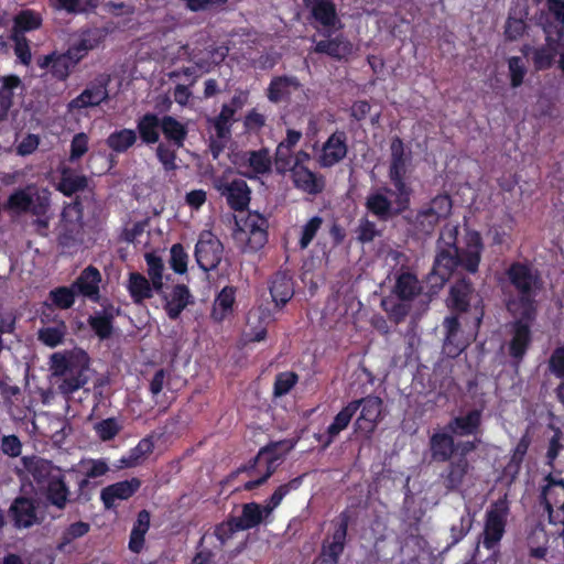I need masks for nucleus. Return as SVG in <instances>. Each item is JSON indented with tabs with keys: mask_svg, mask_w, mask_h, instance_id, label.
<instances>
[{
	"mask_svg": "<svg viewBox=\"0 0 564 564\" xmlns=\"http://www.w3.org/2000/svg\"><path fill=\"white\" fill-rule=\"evenodd\" d=\"M458 225L448 223L441 231L437 254L430 281L433 285L442 286L458 265L469 272H476L480 262L482 243L480 235L474 230L465 234V246L456 247Z\"/></svg>",
	"mask_w": 564,
	"mask_h": 564,
	"instance_id": "f257e3e1",
	"label": "nucleus"
},
{
	"mask_svg": "<svg viewBox=\"0 0 564 564\" xmlns=\"http://www.w3.org/2000/svg\"><path fill=\"white\" fill-rule=\"evenodd\" d=\"M509 278L519 294L508 302V311L513 317L531 318L535 314L533 297L538 288L536 276L528 267L513 264L509 270Z\"/></svg>",
	"mask_w": 564,
	"mask_h": 564,
	"instance_id": "f03ea898",
	"label": "nucleus"
},
{
	"mask_svg": "<svg viewBox=\"0 0 564 564\" xmlns=\"http://www.w3.org/2000/svg\"><path fill=\"white\" fill-rule=\"evenodd\" d=\"M410 196L411 189L395 188V192L388 188L377 189L369 194L366 206L380 219H388L408 208Z\"/></svg>",
	"mask_w": 564,
	"mask_h": 564,
	"instance_id": "7ed1b4c3",
	"label": "nucleus"
},
{
	"mask_svg": "<svg viewBox=\"0 0 564 564\" xmlns=\"http://www.w3.org/2000/svg\"><path fill=\"white\" fill-rule=\"evenodd\" d=\"M234 232L236 243L243 251H257L267 242V219L258 213H249L237 221Z\"/></svg>",
	"mask_w": 564,
	"mask_h": 564,
	"instance_id": "20e7f679",
	"label": "nucleus"
},
{
	"mask_svg": "<svg viewBox=\"0 0 564 564\" xmlns=\"http://www.w3.org/2000/svg\"><path fill=\"white\" fill-rule=\"evenodd\" d=\"M50 195L47 192H40L35 186L29 185L18 188L7 199V209L18 214H31L40 217L45 216L50 209Z\"/></svg>",
	"mask_w": 564,
	"mask_h": 564,
	"instance_id": "39448f33",
	"label": "nucleus"
},
{
	"mask_svg": "<svg viewBox=\"0 0 564 564\" xmlns=\"http://www.w3.org/2000/svg\"><path fill=\"white\" fill-rule=\"evenodd\" d=\"M295 442L291 440L274 443L261 449L256 457L254 471L259 477L245 484L246 490H251L263 484L276 469L284 456L294 448Z\"/></svg>",
	"mask_w": 564,
	"mask_h": 564,
	"instance_id": "423d86ee",
	"label": "nucleus"
},
{
	"mask_svg": "<svg viewBox=\"0 0 564 564\" xmlns=\"http://www.w3.org/2000/svg\"><path fill=\"white\" fill-rule=\"evenodd\" d=\"M421 291V285L415 275L410 272L400 273L397 279L392 293L402 301L394 303L393 299L387 297L382 300V306L387 313L395 321H401L409 312L405 302L412 300Z\"/></svg>",
	"mask_w": 564,
	"mask_h": 564,
	"instance_id": "0eeeda50",
	"label": "nucleus"
},
{
	"mask_svg": "<svg viewBox=\"0 0 564 564\" xmlns=\"http://www.w3.org/2000/svg\"><path fill=\"white\" fill-rule=\"evenodd\" d=\"M508 514L509 506L505 498L492 503L487 510L482 533V544L486 549H494L502 539Z\"/></svg>",
	"mask_w": 564,
	"mask_h": 564,
	"instance_id": "6e6552de",
	"label": "nucleus"
},
{
	"mask_svg": "<svg viewBox=\"0 0 564 564\" xmlns=\"http://www.w3.org/2000/svg\"><path fill=\"white\" fill-rule=\"evenodd\" d=\"M268 98L274 102H290L303 105L307 100V95L294 76H280L271 80L268 88Z\"/></svg>",
	"mask_w": 564,
	"mask_h": 564,
	"instance_id": "1a4fd4ad",
	"label": "nucleus"
},
{
	"mask_svg": "<svg viewBox=\"0 0 564 564\" xmlns=\"http://www.w3.org/2000/svg\"><path fill=\"white\" fill-rule=\"evenodd\" d=\"M223 245L210 231H203L196 243L195 257L204 271L215 269L223 258Z\"/></svg>",
	"mask_w": 564,
	"mask_h": 564,
	"instance_id": "9d476101",
	"label": "nucleus"
},
{
	"mask_svg": "<svg viewBox=\"0 0 564 564\" xmlns=\"http://www.w3.org/2000/svg\"><path fill=\"white\" fill-rule=\"evenodd\" d=\"M535 314L531 318L514 317L516 322L512 323L508 332L507 348L508 354L517 361L521 360L527 352L531 343V332L529 322L534 319Z\"/></svg>",
	"mask_w": 564,
	"mask_h": 564,
	"instance_id": "9b49d317",
	"label": "nucleus"
},
{
	"mask_svg": "<svg viewBox=\"0 0 564 564\" xmlns=\"http://www.w3.org/2000/svg\"><path fill=\"white\" fill-rule=\"evenodd\" d=\"M358 402L360 414L355 422L356 431L370 435L377 427L382 414V400L375 395H368Z\"/></svg>",
	"mask_w": 564,
	"mask_h": 564,
	"instance_id": "f8f14e48",
	"label": "nucleus"
},
{
	"mask_svg": "<svg viewBox=\"0 0 564 564\" xmlns=\"http://www.w3.org/2000/svg\"><path fill=\"white\" fill-rule=\"evenodd\" d=\"M391 162L389 177L395 188L411 189L405 183L410 154L405 152L403 142L393 138L390 144Z\"/></svg>",
	"mask_w": 564,
	"mask_h": 564,
	"instance_id": "ddd939ff",
	"label": "nucleus"
},
{
	"mask_svg": "<svg viewBox=\"0 0 564 564\" xmlns=\"http://www.w3.org/2000/svg\"><path fill=\"white\" fill-rule=\"evenodd\" d=\"M543 499L550 521L564 523V481L549 477L543 489Z\"/></svg>",
	"mask_w": 564,
	"mask_h": 564,
	"instance_id": "4468645a",
	"label": "nucleus"
},
{
	"mask_svg": "<svg viewBox=\"0 0 564 564\" xmlns=\"http://www.w3.org/2000/svg\"><path fill=\"white\" fill-rule=\"evenodd\" d=\"M8 516L17 528H30L37 521L35 500L30 497H17L8 511Z\"/></svg>",
	"mask_w": 564,
	"mask_h": 564,
	"instance_id": "2eb2a0df",
	"label": "nucleus"
},
{
	"mask_svg": "<svg viewBox=\"0 0 564 564\" xmlns=\"http://www.w3.org/2000/svg\"><path fill=\"white\" fill-rule=\"evenodd\" d=\"M347 154L346 135L344 132H334L323 144L317 161L323 167H330L340 162Z\"/></svg>",
	"mask_w": 564,
	"mask_h": 564,
	"instance_id": "dca6fc26",
	"label": "nucleus"
},
{
	"mask_svg": "<svg viewBox=\"0 0 564 564\" xmlns=\"http://www.w3.org/2000/svg\"><path fill=\"white\" fill-rule=\"evenodd\" d=\"M235 164L242 175L252 178L270 171L271 159L267 150H260L242 154Z\"/></svg>",
	"mask_w": 564,
	"mask_h": 564,
	"instance_id": "f3484780",
	"label": "nucleus"
},
{
	"mask_svg": "<svg viewBox=\"0 0 564 564\" xmlns=\"http://www.w3.org/2000/svg\"><path fill=\"white\" fill-rule=\"evenodd\" d=\"M215 187L221 195L227 197L228 204L234 209H243L250 200V191L242 180H234L230 183H225L218 178L215 181Z\"/></svg>",
	"mask_w": 564,
	"mask_h": 564,
	"instance_id": "a211bd4d",
	"label": "nucleus"
},
{
	"mask_svg": "<svg viewBox=\"0 0 564 564\" xmlns=\"http://www.w3.org/2000/svg\"><path fill=\"white\" fill-rule=\"evenodd\" d=\"M290 171L292 173L293 184L297 189L311 195L318 194L323 191L325 185L323 177L318 176L306 166L293 164Z\"/></svg>",
	"mask_w": 564,
	"mask_h": 564,
	"instance_id": "6ab92c4d",
	"label": "nucleus"
},
{
	"mask_svg": "<svg viewBox=\"0 0 564 564\" xmlns=\"http://www.w3.org/2000/svg\"><path fill=\"white\" fill-rule=\"evenodd\" d=\"M101 282L100 272L93 265L84 269L76 280L72 283L78 295L97 301L99 299V283Z\"/></svg>",
	"mask_w": 564,
	"mask_h": 564,
	"instance_id": "aec40b11",
	"label": "nucleus"
},
{
	"mask_svg": "<svg viewBox=\"0 0 564 564\" xmlns=\"http://www.w3.org/2000/svg\"><path fill=\"white\" fill-rule=\"evenodd\" d=\"M305 4L323 28L329 31L340 28L335 6L329 0H305Z\"/></svg>",
	"mask_w": 564,
	"mask_h": 564,
	"instance_id": "412c9836",
	"label": "nucleus"
},
{
	"mask_svg": "<svg viewBox=\"0 0 564 564\" xmlns=\"http://www.w3.org/2000/svg\"><path fill=\"white\" fill-rule=\"evenodd\" d=\"M444 327L446 329L444 351L451 357H456L467 347L470 336L463 335L456 317L445 318Z\"/></svg>",
	"mask_w": 564,
	"mask_h": 564,
	"instance_id": "4be33fe9",
	"label": "nucleus"
},
{
	"mask_svg": "<svg viewBox=\"0 0 564 564\" xmlns=\"http://www.w3.org/2000/svg\"><path fill=\"white\" fill-rule=\"evenodd\" d=\"M80 471L84 478L79 480V496L88 500L89 491L97 485L96 478L106 475V460H82Z\"/></svg>",
	"mask_w": 564,
	"mask_h": 564,
	"instance_id": "5701e85b",
	"label": "nucleus"
},
{
	"mask_svg": "<svg viewBox=\"0 0 564 564\" xmlns=\"http://www.w3.org/2000/svg\"><path fill=\"white\" fill-rule=\"evenodd\" d=\"M102 30L88 29L80 33L78 40L74 42L67 50L75 63H79L89 51L94 50L101 42Z\"/></svg>",
	"mask_w": 564,
	"mask_h": 564,
	"instance_id": "b1692460",
	"label": "nucleus"
},
{
	"mask_svg": "<svg viewBox=\"0 0 564 564\" xmlns=\"http://www.w3.org/2000/svg\"><path fill=\"white\" fill-rule=\"evenodd\" d=\"M47 502L59 510L66 507L68 501L69 490L64 481L62 475L56 474L51 480L42 488Z\"/></svg>",
	"mask_w": 564,
	"mask_h": 564,
	"instance_id": "393cba45",
	"label": "nucleus"
},
{
	"mask_svg": "<svg viewBox=\"0 0 564 564\" xmlns=\"http://www.w3.org/2000/svg\"><path fill=\"white\" fill-rule=\"evenodd\" d=\"M23 89V84L18 75L11 74L1 77L0 86V122L3 121L13 105L14 90Z\"/></svg>",
	"mask_w": 564,
	"mask_h": 564,
	"instance_id": "a878e982",
	"label": "nucleus"
},
{
	"mask_svg": "<svg viewBox=\"0 0 564 564\" xmlns=\"http://www.w3.org/2000/svg\"><path fill=\"white\" fill-rule=\"evenodd\" d=\"M43 19L41 13L32 9H23L13 18L11 35L25 36L26 32H32L42 26Z\"/></svg>",
	"mask_w": 564,
	"mask_h": 564,
	"instance_id": "bb28decb",
	"label": "nucleus"
},
{
	"mask_svg": "<svg viewBox=\"0 0 564 564\" xmlns=\"http://www.w3.org/2000/svg\"><path fill=\"white\" fill-rule=\"evenodd\" d=\"M165 302V311L171 318H176L188 305L191 294L185 285H175L170 293H161Z\"/></svg>",
	"mask_w": 564,
	"mask_h": 564,
	"instance_id": "cd10ccee",
	"label": "nucleus"
},
{
	"mask_svg": "<svg viewBox=\"0 0 564 564\" xmlns=\"http://www.w3.org/2000/svg\"><path fill=\"white\" fill-rule=\"evenodd\" d=\"M78 293L73 285H63L52 289L48 292L44 306L48 308L68 310L75 304Z\"/></svg>",
	"mask_w": 564,
	"mask_h": 564,
	"instance_id": "c85d7f7f",
	"label": "nucleus"
},
{
	"mask_svg": "<svg viewBox=\"0 0 564 564\" xmlns=\"http://www.w3.org/2000/svg\"><path fill=\"white\" fill-rule=\"evenodd\" d=\"M352 44L341 36L324 40L316 43L314 51L327 54L334 58H346L352 54Z\"/></svg>",
	"mask_w": 564,
	"mask_h": 564,
	"instance_id": "c756f323",
	"label": "nucleus"
},
{
	"mask_svg": "<svg viewBox=\"0 0 564 564\" xmlns=\"http://www.w3.org/2000/svg\"><path fill=\"white\" fill-rule=\"evenodd\" d=\"M357 410L358 402H350L335 416L333 423L327 427V437L324 441V447H327L335 437L348 426Z\"/></svg>",
	"mask_w": 564,
	"mask_h": 564,
	"instance_id": "7c9ffc66",
	"label": "nucleus"
},
{
	"mask_svg": "<svg viewBox=\"0 0 564 564\" xmlns=\"http://www.w3.org/2000/svg\"><path fill=\"white\" fill-rule=\"evenodd\" d=\"M235 290L232 288H224L216 297L213 306L212 317L221 322L234 312Z\"/></svg>",
	"mask_w": 564,
	"mask_h": 564,
	"instance_id": "2f4dec72",
	"label": "nucleus"
},
{
	"mask_svg": "<svg viewBox=\"0 0 564 564\" xmlns=\"http://www.w3.org/2000/svg\"><path fill=\"white\" fill-rule=\"evenodd\" d=\"M269 516L264 506L262 507L254 502L247 503L243 507L242 514L237 520L236 528L240 530L251 529L260 524Z\"/></svg>",
	"mask_w": 564,
	"mask_h": 564,
	"instance_id": "473e14b6",
	"label": "nucleus"
},
{
	"mask_svg": "<svg viewBox=\"0 0 564 564\" xmlns=\"http://www.w3.org/2000/svg\"><path fill=\"white\" fill-rule=\"evenodd\" d=\"M128 290L135 303L152 297L155 291L151 282L142 274L133 272L129 275Z\"/></svg>",
	"mask_w": 564,
	"mask_h": 564,
	"instance_id": "72a5a7b5",
	"label": "nucleus"
},
{
	"mask_svg": "<svg viewBox=\"0 0 564 564\" xmlns=\"http://www.w3.org/2000/svg\"><path fill=\"white\" fill-rule=\"evenodd\" d=\"M480 412L474 410L465 416L454 419L447 429L451 433L459 436L474 434L480 424Z\"/></svg>",
	"mask_w": 564,
	"mask_h": 564,
	"instance_id": "f704fd0d",
	"label": "nucleus"
},
{
	"mask_svg": "<svg viewBox=\"0 0 564 564\" xmlns=\"http://www.w3.org/2000/svg\"><path fill=\"white\" fill-rule=\"evenodd\" d=\"M270 292L276 305L285 304L293 295L290 276L284 273L276 274L271 282Z\"/></svg>",
	"mask_w": 564,
	"mask_h": 564,
	"instance_id": "c9c22d12",
	"label": "nucleus"
},
{
	"mask_svg": "<svg viewBox=\"0 0 564 564\" xmlns=\"http://www.w3.org/2000/svg\"><path fill=\"white\" fill-rule=\"evenodd\" d=\"M153 449L150 438H143L128 455L120 458L118 468H131L141 464Z\"/></svg>",
	"mask_w": 564,
	"mask_h": 564,
	"instance_id": "e433bc0d",
	"label": "nucleus"
},
{
	"mask_svg": "<svg viewBox=\"0 0 564 564\" xmlns=\"http://www.w3.org/2000/svg\"><path fill=\"white\" fill-rule=\"evenodd\" d=\"M145 262L148 265L147 272L153 289L158 293H163L165 278L163 260L153 253H147Z\"/></svg>",
	"mask_w": 564,
	"mask_h": 564,
	"instance_id": "4c0bfd02",
	"label": "nucleus"
},
{
	"mask_svg": "<svg viewBox=\"0 0 564 564\" xmlns=\"http://www.w3.org/2000/svg\"><path fill=\"white\" fill-rule=\"evenodd\" d=\"M454 440L445 433L434 434L431 438L433 457L440 460H447L454 454Z\"/></svg>",
	"mask_w": 564,
	"mask_h": 564,
	"instance_id": "58836bf2",
	"label": "nucleus"
},
{
	"mask_svg": "<svg viewBox=\"0 0 564 564\" xmlns=\"http://www.w3.org/2000/svg\"><path fill=\"white\" fill-rule=\"evenodd\" d=\"M87 185V180L83 175L74 174L69 170H63L62 176L58 183V191L65 196H72L79 191H83Z\"/></svg>",
	"mask_w": 564,
	"mask_h": 564,
	"instance_id": "ea45409f",
	"label": "nucleus"
},
{
	"mask_svg": "<svg viewBox=\"0 0 564 564\" xmlns=\"http://www.w3.org/2000/svg\"><path fill=\"white\" fill-rule=\"evenodd\" d=\"M140 480L132 478L108 486V508L116 499L124 500L131 497L139 488Z\"/></svg>",
	"mask_w": 564,
	"mask_h": 564,
	"instance_id": "a19ab883",
	"label": "nucleus"
},
{
	"mask_svg": "<svg viewBox=\"0 0 564 564\" xmlns=\"http://www.w3.org/2000/svg\"><path fill=\"white\" fill-rule=\"evenodd\" d=\"M160 128L161 120L151 113L143 116L138 123L141 139L147 143H155L159 140Z\"/></svg>",
	"mask_w": 564,
	"mask_h": 564,
	"instance_id": "79ce46f5",
	"label": "nucleus"
},
{
	"mask_svg": "<svg viewBox=\"0 0 564 564\" xmlns=\"http://www.w3.org/2000/svg\"><path fill=\"white\" fill-rule=\"evenodd\" d=\"M89 524L83 521H77L69 524L63 532L57 549L63 552H69V545L78 538L84 536L89 531Z\"/></svg>",
	"mask_w": 564,
	"mask_h": 564,
	"instance_id": "37998d69",
	"label": "nucleus"
},
{
	"mask_svg": "<svg viewBox=\"0 0 564 564\" xmlns=\"http://www.w3.org/2000/svg\"><path fill=\"white\" fill-rule=\"evenodd\" d=\"M347 533V525L341 522L334 531L330 539H327L323 545L322 551L333 555L337 561L344 551L345 540Z\"/></svg>",
	"mask_w": 564,
	"mask_h": 564,
	"instance_id": "c03bdc74",
	"label": "nucleus"
},
{
	"mask_svg": "<svg viewBox=\"0 0 564 564\" xmlns=\"http://www.w3.org/2000/svg\"><path fill=\"white\" fill-rule=\"evenodd\" d=\"M26 468L35 481L39 490H42V488L46 486L51 478L56 475L52 474L51 471V463L44 459H37L30 465H26Z\"/></svg>",
	"mask_w": 564,
	"mask_h": 564,
	"instance_id": "a18cd8bd",
	"label": "nucleus"
},
{
	"mask_svg": "<svg viewBox=\"0 0 564 564\" xmlns=\"http://www.w3.org/2000/svg\"><path fill=\"white\" fill-rule=\"evenodd\" d=\"M161 130L164 135L177 147H182L186 137L185 127L174 118L166 116L161 120Z\"/></svg>",
	"mask_w": 564,
	"mask_h": 564,
	"instance_id": "49530a36",
	"label": "nucleus"
},
{
	"mask_svg": "<svg viewBox=\"0 0 564 564\" xmlns=\"http://www.w3.org/2000/svg\"><path fill=\"white\" fill-rule=\"evenodd\" d=\"M87 381L86 376L84 375L83 369H75L74 371L67 373L62 377L61 382L58 383V391L68 397L73 392L80 389Z\"/></svg>",
	"mask_w": 564,
	"mask_h": 564,
	"instance_id": "de8ad7c7",
	"label": "nucleus"
},
{
	"mask_svg": "<svg viewBox=\"0 0 564 564\" xmlns=\"http://www.w3.org/2000/svg\"><path fill=\"white\" fill-rule=\"evenodd\" d=\"M50 4L53 9L70 15L82 14L87 11L88 7H96L90 0H50Z\"/></svg>",
	"mask_w": 564,
	"mask_h": 564,
	"instance_id": "09e8293b",
	"label": "nucleus"
},
{
	"mask_svg": "<svg viewBox=\"0 0 564 564\" xmlns=\"http://www.w3.org/2000/svg\"><path fill=\"white\" fill-rule=\"evenodd\" d=\"M471 290L466 281L456 283L451 290L449 305L458 311H465L469 304Z\"/></svg>",
	"mask_w": 564,
	"mask_h": 564,
	"instance_id": "8fccbe9b",
	"label": "nucleus"
},
{
	"mask_svg": "<svg viewBox=\"0 0 564 564\" xmlns=\"http://www.w3.org/2000/svg\"><path fill=\"white\" fill-rule=\"evenodd\" d=\"M66 334V325L62 321L56 326L44 327L39 332V339L46 346L54 348L63 343Z\"/></svg>",
	"mask_w": 564,
	"mask_h": 564,
	"instance_id": "3c124183",
	"label": "nucleus"
},
{
	"mask_svg": "<svg viewBox=\"0 0 564 564\" xmlns=\"http://www.w3.org/2000/svg\"><path fill=\"white\" fill-rule=\"evenodd\" d=\"M75 61H73L72 55L66 51L63 54H56L51 67V73L54 77L59 80H64L68 77L70 69L76 65Z\"/></svg>",
	"mask_w": 564,
	"mask_h": 564,
	"instance_id": "603ef678",
	"label": "nucleus"
},
{
	"mask_svg": "<svg viewBox=\"0 0 564 564\" xmlns=\"http://www.w3.org/2000/svg\"><path fill=\"white\" fill-rule=\"evenodd\" d=\"M106 99V91L101 95L100 91H93L90 89H85L79 96L74 98L69 102L70 109H82L87 108L89 106L99 105L101 101Z\"/></svg>",
	"mask_w": 564,
	"mask_h": 564,
	"instance_id": "864d4df0",
	"label": "nucleus"
},
{
	"mask_svg": "<svg viewBox=\"0 0 564 564\" xmlns=\"http://www.w3.org/2000/svg\"><path fill=\"white\" fill-rule=\"evenodd\" d=\"M135 138L133 130L124 129L112 133L108 139V145L118 152L126 151L135 142Z\"/></svg>",
	"mask_w": 564,
	"mask_h": 564,
	"instance_id": "5fc2aeb1",
	"label": "nucleus"
},
{
	"mask_svg": "<svg viewBox=\"0 0 564 564\" xmlns=\"http://www.w3.org/2000/svg\"><path fill=\"white\" fill-rule=\"evenodd\" d=\"M322 224L323 219L318 216H314L301 227L299 240L301 249H305L308 247V245L312 242L317 231L319 230Z\"/></svg>",
	"mask_w": 564,
	"mask_h": 564,
	"instance_id": "6e6d98bb",
	"label": "nucleus"
},
{
	"mask_svg": "<svg viewBox=\"0 0 564 564\" xmlns=\"http://www.w3.org/2000/svg\"><path fill=\"white\" fill-rule=\"evenodd\" d=\"M300 486L299 479H293L289 484L281 485L275 489L273 495L270 497V499L264 505L267 514H271L272 511L278 508L283 500V498L293 489H296Z\"/></svg>",
	"mask_w": 564,
	"mask_h": 564,
	"instance_id": "4d7b16f0",
	"label": "nucleus"
},
{
	"mask_svg": "<svg viewBox=\"0 0 564 564\" xmlns=\"http://www.w3.org/2000/svg\"><path fill=\"white\" fill-rule=\"evenodd\" d=\"M547 34V40L551 41L550 31L544 30ZM556 53V46L549 42L547 46L541 50H536L533 56V62L536 68L543 69L551 65Z\"/></svg>",
	"mask_w": 564,
	"mask_h": 564,
	"instance_id": "13d9d810",
	"label": "nucleus"
},
{
	"mask_svg": "<svg viewBox=\"0 0 564 564\" xmlns=\"http://www.w3.org/2000/svg\"><path fill=\"white\" fill-rule=\"evenodd\" d=\"M468 469L469 464L466 458L459 457L453 462L447 476L451 487L459 486L463 482Z\"/></svg>",
	"mask_w": 564,
	"mask_h": 564,
	"instance_id": "bf43d9fd",
	"label": "nucleus"
},
{
	"mask_svg": "<svg viewBox=\"0 0 564 564\" xmlns=\"http://www.w3.org/2000/svg\"><path fill=\"white\" fill-rule=\"evenodd\" d=\"M510 84L513 88L519 87L523 83L527 68L520 57H511L508 61Z\"/></svg>",
	"mask_w": 564,
	"mask_h": 564,
	"instance_id": "052dcab7",
	"label": "nucleus"
},
{
	"mask_svg": "<svg viewBox=\"0 0 564 564\" xmlns=\"http://www.w3.org/2000/svg\"><path fill=\"white\" fill-rule=\"evenodd\" d=\"M441 219L437 218L429 207L422 208L415 217V226L423 232H430Z\"/></svg>",
	"mask_w": 564,
	"mask_h": 564,
	"instance_id": "680f3d73",
	"label": "nucleus"
},
{
	"mask_svg": "<svg viewBox=\"0 0 564 564\" xmlns=\"http://www.w3.org/2000/svg\"><path fill=\"white\" fill-rule=\"evenodd\" d=\"M11 40L14 42L15 56L23 65L29 66L32 61V54L28 39L25 36L11 35Z\"/></svg>",
	"mask_w": 564,
	"mask_h": 564,
	"instance_id": "e2e57ef3",
	"label": "nucleus"
},
{
	"mask_svg": "<svg viewBox=\"0 0 564 564\" xmlns=\"http://www.w3.org/2000/svg\"><path fill=\"white\" fill-rule=\"evenodd\" d=\"M427 207L437 218L443 219L451 214L452 200L447 195H440L433 198Z\"/></svg>",
	"mask_w": 564,
	"mask_h": 564,
	"instance_id": "0e129e2a",
	"label": "nucleus"
},
{
	"mask_svg": "<svg viewBox=\"0 0 564 564\" xmlns=\"http://www.w3.org/2000/svg\"><path fill=\"white\" fill-rule=\"evenodd\" d=\"M172 269L176 273H185L187 270V253L183 249L181 245H174L171 248V260H170Z\"/></svg>",
	"mask_w": 564,
	"mask_h": 564,
	"instance_id": "69168bd1",
	"label": "nucleus"
},
{
	"mask_svg": "<svg viewBox=\"0 0 564 564\" xmlns=\"http://www.w3.org/2000/svg\"><path fill=\"white\" fill-rule=\"evenodd\" d=\"M1 452L12 458L19 457L22 452V443L20 438L14 435H4L0 444Z\"/></svg>",
	"mask_w": 564,
	"mask_h": 564,
	"instance_id": "338daca9",
	"label": "nucleus"
},
{
	"mask_svg": "<svg viewBox=\"0 0 564 564\" xmlns=\"http://www.w3.org/2000/svg\"><path fill=\"white\" fill-rule=\"evenodd\" d=\"M297 376L294 372L280 373L274 383V394L281 397L286 394L296 383Z\"/></svg>",
	"mask_w": 564,
	"mask_h": 564,
	"instance_id": "774afa93",
	"label": "nucleus"
}]
</instances>
